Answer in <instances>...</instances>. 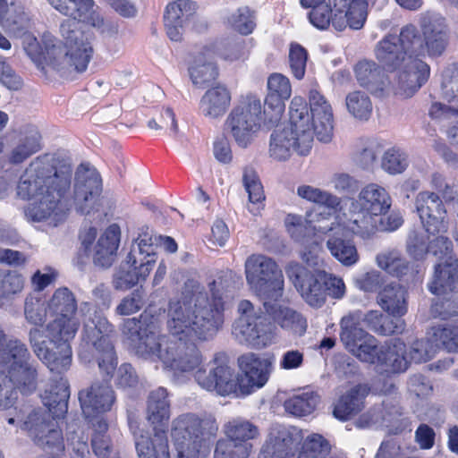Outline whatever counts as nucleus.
Here are the masks:
<instances>
[{
    "mask_svg": "<svg viewBox=\"0 0 458 458\" xmlns=\"http://www.w3.org/2000/svg\"><path fill=\"white\" fill-rule=\"evenodd\" d=\"M72 180L71 164L46 153L33 158L20 176L17 195L31 200L27 217L34 222L59 220L72 203L66 195Z\"/></svg>",
    "mask_w": 458,
    "mask_h": 458,
    "instance_id": "7ed1b4c3",
    "label": "nucleus"
},
{
    "mask_svg": "<svg viewBox=\"0 0 458 458\" xmlns=\"http://www.w3.org/2000/svg\"><path fill=\"white\" fill-rule=\"evenodd\" d=\"M331 450L332 445L326 437L313 433L303 439L296 458H328Z\"/></svg>",
    "mask_w": 458,
    "mask_h": 458,
    "instance_id": "603ef678",
    "label": "nucleus"
},
{
    "mask_svg": "<svg viewBox=\"0 0 458 458\" xmlns=\"http://www.w3.org/2000/svg\"><path fill=\"white\" fill-rule=\"evenodd\" d=\"M225 433L226 437L236 443L250 444V440L258 437L259 430L250 421L237 418L230 420L225 426Z\"/></svg>",
    "mask_w": 458,
    "mask_h": 458,
    "instance_id": "6e6d98bb",
    "label": "nucleus"
},
{
    "mask_svg": "<svg viewBox=\"0 0 458 458\" xmlns=\"http://www.w3.org/2000/svg\"><path fill=\"white\" fill-rule=\"evenodd\" d=\"M20 37H23L24 50L38 67H40L42 70H45L46 67H49L51 69V62L50 58H48L50 55L47 49L46 38L53 36L48 33L44 34L41 38V43H38L37 38L34 36L28 34L27 31Z\"/></svg>",
    "mask_w": 458,
    "mask_h": 458,
    "instance_id": "5fc2aeb1",
    "label": "nucleus"
},
{
    "mask_svg": "<svg viewBox=\"0 0 458 458\" xmlns=\"http://www.w3.org/2000/svg\"><path fill=\"white\" fill-rule=\"evenodd\" d=\"M433 338L437 347L458 352V325L434 327Z\"/></svg>",
    "mask_w": 458,
    "mask_h": 458,
    "instance_id": "338daca9",
    "label": "nucleus"
},
{
    "mask_svg": "<svg viewBox=\"0 0 458 458\" xmlns=\"http://www.w3.org/2000/svg\"><path fill=\"white\" fill-rule=\"evenodd\" d=\"M318 403L319 397L318 394L312 392H305L286 400L284 408L295 416H306L316 409Z\"/></svg>",
    "mask_w": 458,
    "mask_h": 458,
    "instance_id": "4d7b16f0",
    "label": "nucleus"
},
{
    "mask_svg": "<svg viewBox=\"0 0 458 458\" xmlns=\"http://www.w3.org/2000/svg\"><path fill=\"white\" fill-rule=\"evenodd\" d=\"M151 271L148 262L132 263L130 258H126L116 268L113 276V284L116 290H128L145 281Z\"/></svg>",
    "mask_w": 458,
    "mask_h": 458,
    "instance_id": "4c0bfd02",
    "label": "nucleus"
},
{
    "mask_svg": "<svg viewBox=\"0 0 458 458\" xmlns=\"http://www.w3.org/2000/svg\"><path fill=\"white\" fill-rule=\"evenodd\" d=\"M300 438L284 427L272 428L258 458H296Z\"/></svg>",
    "mask_w": 458,
    "mask_h": 458,
    "instance_id": "a878e982",
    "label": "nucleus"
},
{
    "mask_svg": "<svg viewBox=\"0 0 458 458\" xmlns=\"http://www.w3.org/2000/svg\"><path fill=\"white\" fill-rule=\"evenodd\" d=\"M43 148L42 136L36 125L25 124L13 131L7 154L11 165H21Z\"/></svg>",
    "mask_w": 458,
    "mask_h": 458,
    "instance_id": "b1692460",
    "label": "nucleus"
},
{
    "mask_svg": "<svg viewBox=\"0 0 458 458\" xmlns=\"http://www.w3.org/2000/svg\"><path fill=\"white\" fill-rule=\"evenodd\" d=\"M246 282L250 289L264 301H277L284 293V275L272 258L251 254L244 263Z\"/></svg>",
    "mask_w": 458,
    "mask_h": 458,
    "instance_id": "9d476101",
    "label": "nucleus"
},
{
    "mask_svg": "<svg viewBox=\"0 0 458 458\" xmlns=\"http://www.w3.org/2000/svg\"><path fill=\"white\" fill-rule=\"evenodd\" d=\"M381 308L394 318L407 312V291L397 283L386 284L378 294Z\"/></svg>",
    "mask_w": 458,
    "mask_h": 458,
    "instance_id": "a19ab883",
    "label": "nucleus"
},
{
    "mask_svg": "<svg viewBox=\"0 0 458 458\" xmlns=\"http://www.w3.org/2000/svg\"><path fill=\"white\" fill-rule=\"evenodd\" d=\"M377 262L379 267L395 276L405 275L409 269L408 262L402 254L396 250H391L377 255Z\"/></svg>",
    "mask_w": 458,
    "mask_h": 458,
    "instance_id": "0e129e2a",
    "label": "nucleus"
},
{
    "mask_svg": "<svg viewBox=\"0 0 458 458\" xmlns=\"http://www.w3.org/2000/svg\"><path fill=\"white\" fill-rule=\"evenodd\" d=\"M355 423L359 428L372 425L386 426L394 434L404 430L409 425L408 420L403 417L402 409L399 407L397 400L389 396L381 403H375Z\"/></svg>",
    "mask_w": 458,
    "mask_h": 458,
    "instance_id": "6ab92c4d",
    "label": "nucleus"
},
{
    "mask_svg": "<svg viewBox=\"0 0 458 458\" xmlns=\"http://www.w3.org/2000/svg\"><path fill=\"white\" fill-rule=\"evenodd\" d=\"M430 313L434 318H447L458 314V288L453 287L448 294L434 299L430 308Z\"/></svg>",
    "mask_w": 458,
    "mask_h": 458,
    "instance_id": "052dcab7",
    "label": "nucleus"
},
{
    "mask_svg": "<svg viewBox=\"0 0 458 458\" xmlns=\"http://www.w3.org/2000/svg\"><path fill=\"white\" fill-rule=\"evenodd\" d=\"M424 55L427 53L431 57L443 55L448 45V34L445 25L437 22H429L423 26Z\"/></svg>",
    "mask_w": 458,
    "mask_h": 458,
    "instance_id": "a18cd8bd",
    "label": "nucleus"
},
{
    "mask_svg": "<svg viewBox=\"0 0 458 458\" xmlns=\"http://www.w3.org/2000/svg\"><path fill=\"white\" fill-rule=\"evenodd\" d=\"M47 310L55 318L46 327L47 333L75 337L81 322L77 317L78 301L68 287L57 288L47 301Z\"/></svg>",
    "mask_w": 458,
    "mask_h": 458,
    "instance_id": "ddd939ff",
    "label": "nucleus"
},
{
    "mask_svg": "<svg viewBox=\"0 0 458 458\" xmlns=\"http://www.w3.org/2000/svg\"><path fill=\"white\" fill-rule=\"evenodd\" d=\"M285 273L305 301L311 307L319 308L326 301V290L322 274L314 275L301 265L291 262Z\"/></svg>",
    "mask_w": 458,
    "mask_h": 458,
    "instance_id": "aec40b11",
    "label": "nucleus"
},
{
    "mask_svg": "<svg viewBox=\"0 0 458 458\" xmlns=\"http://www.w3.org/2000/svg\"><path fill=\"white\" fill-rule=\"evenodd\" d=\"M80 238L95 266L102 268L112 266L120 243L118 225H111L97 240V229L89 227L81 233Z\"/></svg>",
    "mask_w": 458,
    "mask_h": 458,
    "instance_id": "f3484780",
    "label": "nucleus"
},
{
    "mask_svg": "<svg viewBox=\"0 0 458 458\" xmlns=\"http://www.w3.org/2000/svg\"><path fill=\"white\" fill-rule=\"evenodd\" d=\"M79 400L85 417L93 418L110 410L114 401V391L106 382L95 383L89 389L80 392Z\"/></svg>",
    "mask_w": 458,
    "mask_h": 458,
    "instance_id": "c756f323",
    "label": "nucleus"
},
{
    "mask_svg": "<svg viewBox=\"0 0 458 458\" xmlns=\"http://www.w3.org/2000/svg\"><path fill=\"white\" fill-rule=\"evenodd\" d=\"M284 225L291 238L300 244H306L311 239L317 238V233H327L333 230L328 225H311L308 222L307 214L305 217L293 214L287 215Z\"/></svg>",
    "mask_w": 458,
    "mask_h": 458,
    "instance_id": "58836bf2",
    "label": "nucleus"
},
{
    "mask_svg": "<svg viewBox=\"0 0 458 458\" xmlns=\"http://www.w3.org/2000/svg\"><path fill=\"white\" fill-rule=\"evenodd\" d=\"M191 82L198 88H204L213 82L217 75V67L210 54H198L189 67Z\"/></svg>",
    "mask_w": 458,
    "mask_h": 458,
    "instance_id": "c03bdc74",
    "label": "nucleus"
},
{
    "mask_svg": "<svg viewBox=\"0 0 458 458\" xmlns=\"http://www.w3.org/2000/svg\"><path fill=\"white\" fill-rule=\"evenodd\" d=\"M139 458H171L168 438L164 430L156 432L153 437L140 435L135 440Z\"/></svg>",
    "mask_w": 458,
    "mask_h": 458,
    "instance_id": "37998d69",
    "label": "nucleus"
},
{
    "mask_svg": "<svg viewBox=\"0 0 458 458\" xmlns=\"http://www.w3.org/2000/svg\"><path fill=\"white\" fill-rule=\"evenodd\" d=\"M362 208L376 216L386 214L391 207V197L386 190L377 184L369 183L364 186L355 199Z\"/></svg>",
    "mask_w": 458,
    "mask_h": 458,
    "instance_id": "e433bc0d",
    "label": "nucleus"
},
{
    "mask_svg": "<svg viewBox=\"0 0 458 458\" xmlns=\"http://www.w3.org/2000/svg\"><path fill=\"white\" fill-rule=\"evenodd\" d=\"M375 352H371L372 360L366 363L381 366L386 371L398 373L407 369L408 358L405 355V344L400 340H394L389 344L379 345L376 344Z\"/></svg>",
    "mask_w": 458,
    "mask_h": 458,
    "instance_id": "cd10ccee",
    "label": "nucleus"
},
{
    "mask_svg": "<svg viewBox=\"0 0 458 458\" xmlns=\"http://www.w3.org/2000/svg\"><path fill=\"white\" fill-rule=\"evenodd\" d=\"M92 425L94 430L91 439L93 452L99 458H107L112 448L111 439L106 435L108 425L101 418H98Z\"/></svg>",
    "mask_w": 458,
    "mask_h": 458,
    "instance_id": "680f3d73",
    "label": "nucleus"
},
{
    "mask_svg": "<svg viewBox=\"0 0 458 458\" xmlns=\"http://www.w3.org/2000/svg\"><path fill=\"white\" fill-rule=\"evenodd\" d=\"M74 337L65 335L52 336V333H45L38 327L29 332V341L35 355L47 368L56 373L67 371L72 365V347L70 342Z\"/></svg>",
    "mask_w": 458,
    "mask_h": 458,
    "instance_id": "f8f14e48",
    "label": "nucleus"
},
{
    "mask_svg": "<svg viewBox=\"0 0 458 458\" xmlns=\"http://www.w3.org/2000/svg\"><path fill=\"white\" fill-rule=\"evenodd\" d=\"M225 281L219 277L210 285L214 303L199 289L186 286L168 305L166 327L170 335H157L135 318L124 320L122 333L135 353L145 360H160L165 369L186 373L199 368L202 354L195 341L212 339L224 323L223 294Z\"/></svg>",
    "mask_w": 458,
    "mask_h": 458,
    "instance_id": "f257e3e1",
    "label": "nucleus"
},
{
    "mask_svg": "<svg viewBox=\"0 0 458 458\" xmlns=\"http://www.w3.org/2000/svg\"><path fill=\"white\" fill-rule=\"evenodd\" d=\"M292 94L289 79L281 73H273L267 79V95L263 104L270 123H278L284 112L285 100Z\"/></svg>",
    "mask_w": 458,
    "mask_h": 458,
    "instance_id": "bb28decb",
    "label": "nucleus"
},
{
    "mask_svg": "<svg viewBox=\"0 0 458 458\" xmlns=\"http://www.w3.org/2000/svg\"><path fill=\"white\" fill-rule=\"evenodd\" d=\"M0 411L14 407L18 390L30 394L38 386V371L24 343L12 339L0 356Z\"/></svg>",
    "mask_w": 458,
    "mask_h": 458,
    "instance_id": "423d86ee",
    "label": "nucleus"
},
{
    "mask_svg": "<svg viewBox=\"0 0 458 458\" xmlns=\"http://www.w3.org/2000/svg\"><path fill=\"white\" fill-rule=\"evenodd\" d=\"M238 363L243 374L239 379V388L242 394H250L267 382L274 369L275 357L269 355L260 358L249 352L239 357Z\"/></svg>",
    "mask_w": 458,
    "mask_h": 458,
    "instance_id": "412c9836",
    "label": "nucleus"
},
{
    "mask_svg": "<svg viewBox=\"0 0 458 458\" xmlns=\"http://www.w3.org/2000/svg\"><path fill=\"white\" fill-rule=\"evenodd\" d=\"M348 112L356 119L368 120L372 113V102L367 93L360 90L350 92L345 98Z\"/></svg>",
    "mask_w": 458,
    "mask_h": 458,
    "instance_id": "13d9d810",
    "label": "nucleus"
},
{
    "mask_svg": "<svg viewBox=\"0 0 458 458\" xmlns=\"http://www.w3.org/2000/svg\"><path fill=\"white\" fill-rule=\"evenodd\" d=\"M208 373L199 369L194 377L197 383L208 391H216L220 395L234 394L239 386L233 369L228 365L225 354H216L208 364Z\"/></svg>",
    "mask_w": 458,
    "mask_h": 458,
    "instance_id": "a211bd4d",
    "label": "nucleus"
},
{
    "mask_svg": "<svg viewBox=\"0 0 458 458\" xmlns=\"http://www.w3.org/2000/svg\"><path fill=\"white\" fill-rule=\"evenodd\" d=\"M156 243H157V235H153L148 229L142 231L132 244L131 251L128 253V258L134 264L148 262L152 270L157 261Z\"/></svg>",
    "mask_w": 458,
    "mask_h": 458,
    "instance_id": "49530a36",
    "label": "nucleus"
},
{
    "mask_svg": "<svg viewBox=\"0 0 458 458\" xmlns=\"http://www.w3.org/2000/svg\"><path fill=\"white\" fill-rule=\"evenodd\" d=\"M0 25L10 34L20 37L28 31L31 21L20 3L13 0H0Z\"/></svg>",
    "mask_w": 458,
    "mask_h": 458,
    "instance_id": "2f4dec72",
    "label": "nucleus"
},
{
    "mask_svg": "<svg viewBox=\"0 0 458 458\" xmlns=\"http://www.w3.org/2000/svg\"><path fill=\"white\" fill-rule=\"evenodd\" d=\"M382 152V147L376 140H366L361 142L360 147L354 155L355 164L362 169H372Z\"/></svg>",
    "mask_w": 458,
    "mask_h": 458,
    "instance_id": "bf43d9fd",
    "label": "nucleus"
},
{
    "mask_svg": "<svg viewBox=\"0 0 458 458\" xmlns=\"http://www.w3.org/2000/svg\"><path fill=\"white\" fill-rule=\"evenodd\" d=\"M20 37H23L24 50L38 67H40L42 70H45L46 67H49L51 69V62L50 58H48L50 55L47 49L46 38L53 36L48 33L44 34L41 38V43H38L37 38L34 36L28 34L27 31Z\"/></svg>",
    "mask_w": 458,
    "mask_h": 458,
    "instance_id": "864d4df0",
    "label": "nucleus"
},
{
    "mask_svg": "<svg viewBox=\"0 0 458 458\" xmlns=\"http://www.w3.org/2000/svg\"><path fill=\"white\" fill-rule=\"evenodd\" d=\"M458 283V259L449 257L435 266L434 274L428 283V290L437 297L448 294Z\"/></svg>",
    "mask_w": 458,
    "mask_h": 458,
    "instance_id": "72a5a7b5",
    "label": "nucleus"
},
{
    "mask_svg": "<svg viewBox=\"0 0 458 458\" xmlns=\"http://www.w3.org/2000/svg\"><path fill=\"white\" fill-rule=\"evenodd\" d=\"M237 310L239 317L233 324V334L239 342L255 348L272 344L276 335V327L265 311L256 310L248 300L241 301Z\"/></svg>",
    "mask_w": 458,
    "mask_h": 458,
    "instance_id": "9b49d317",
    "label": "nucleus"
},
{
    "mask_svg": "<svg viewBox=\"0 0 458 458\" xmlns=\"http://www.w3.org/2000/svg\"><path fill=\"white\" fill-rule=\"evenodd\" d=\"M368 3L365 0H339L335 4V19L333 28L343 31L349 27L352 30H360L367 20Z\"/></svg>",
    "mask_w": 458,
    "mask_h": 458,
    "instance_id": "c85d7f7f",
    "label": "nucleus"
},
{
    "mask_svg": "<svg viewBox=\"0 0 458 458\" xmlns=\"http://www.w3.org/2000/svg\"><path fill=\"white\" fill-rule=\"evenodd\" d=\"M218 426L210 417L194 413L180 415L173 421L172 437L178 458H206L210 452V438L216 436Z\"/></svg>",
    "mask_w": 458,
    "mask_h": 458,
    "instance_id": "0eeeda50",
    "label": "nucleus"
},
{
    "mask_svg": "<svg viewBox=\"0 0 458 458\" xmlns=\"http://www.w3.org/2000/svg\"><path fill=\"white\" fill-rule=\"evenodd\" d=\"M55 416L43 409H32L21 419V428L25 430L35 445L51 451L64 449L61 429L55 421Z\"/></svg>",
    "mask_w": 458,
    "mask_h": 458,
    "instance_id": "4468645a",
    "label": "nucleus"
},
{
    "mask_svg": "<svg viewBox=\"0 0 458 458\" xmlns=\"http://www.w3.org/2000/svg\"><path fill=\"white\" fill-rule=\"evenodd\" d=\"M274 300L264 301L263 306L266 314L282 328L289 330L294 335H303L307 328L306 319L294 310Z\"/></svg>",
    "mask_w": 458,
    "mask_h": 458,
    "instance_id": "473e14b6",
    "label": "nucleus"
},
{
    "mask_svg": "<svg viewBox=\"0 0 458 458\" xmlns=\"http://www.w3.org/2000/svg\"><path fill=\"white\" fill-rule=\"evenodd\" d=\"M47 305L38 297L29 296L25 300L24 315L26 320L34 326H42L46 322Z\"/></svg>",
    "mask_w": 458,
    "mask_h": 458,
    "instance_id": "774afa93",
    "label": "nucleus"
},
{
    "mask_svg": "<svg viewBox=\"0 0 458 458\" xmlns=\"http://www.w3.org/2000/svg\"><path fill=\"white\" fill-rule=\"evenodd\" d=\"M191 20L202 21L204 27H207L206 21L198 13L196 2L192 0H175L168 4L164 14V22L169 38L173 41H180L185 24Z\"/></svg>",
    "mask_w": 458,
    "mask_h": 458,
    "instance_id": "5701e85b",
    "label": "nucleus"
},
{
    "mask_svg": "<svg viewBox=\"0 0 458 458\" xmlns=\"http://www.w3.org/2000/svg\"><path fill=\"white\" fill-rule=\"evenodd\" d=\"M327 247L333 257L344 266H352L359 260V254L355 245L350 241L342 239L338 234H332Z\"/></svg>",
    "mask_w": 458,
    "mask_h": 458,
    "instance_id": "3c124183",
    "label": "nucleus"
},
{
    "mask_svg": "<svg viewBox=\"0 0 458 458\" xmlns=\"http://www.w3.org/2000/svg\"><path fill=\"white\" fill-rule=\"evenodd\" d=\"M231 103L229 90L221 85L208 89L199 101V111L207 118L216 119L223 116Z\"/></svg>",
    "mask_w": 458,
    "mask_h": 458,
    "instance_id": "ea45409f",
    "label": "nucleus"
},
{
    "mask_svg": "<svg viewBox=\"0 0 458 458\" xmlns=\"http://www.w3.org/2000/svg\"><path fill=\"white\" fill-rule=\"evenodd\" d=\"M114 335V326L106 317L96 313L84 325L82 345L79 353L82 360L89 362L90 358L96 359L100 370L108 377L113 376L117 365L112 339Z\"/></svg>",
    "mask_w": 458,
    "mask_h": 458,
    "instance_id": "1a4fd4ad",
    "label": "nucleus"
},
{
    "mask_svg": "<svg viewBox=\"0 0 458 458\" xmlns=\"http://www.w3.org/2000/svg\"><path fill=\"white\" fill-rule=\"evenodd\" d=\"M408 165V156L400 148H389L382 157L381 166L390 174H402Z\"/></svg>",
    "mask_w": 458,
    "mask_h": 458,
    "instance_id": "69168bd1",
    "label": "nucleus"
},
{
    "mask_svg": "<svg viewBox=\"0 0 458 458\" xmlns=\"http://www.w3.org/2000/svg\"><path fill=\"white\" fill-rule=\"evenodd\" d=\"M370 393L367 384H358L343 394L335 403L334 416L341 420H347L358 414L364 408L366 397Z\"/></svg>",
    "mask_w": 458,
    "mask_h": 458,
    "instance_id": "c9c22d12",
    "label": "nucleus"
},
{
    "mask_svg": "<svg viewBox=\"0 0 458 458\" xmlns=\"http://www.w3.org/2000/svg\"><path fill=\"white\" fill-rule=\"evenodd\" d=\"M263 104L256 96L250 95L234 106L225 120V131L241 148H247L263 128L270 129L277 123H270Z\"/></svg>",
    "mask_w": 458,
    "mask_h": 458,
    "instance_id": "6e6552de",
    "label": "nucleus"
},
{
    "mask_svg": "<svg viewBox=\"0 0 458 458\" xmlns=\"http://www.w3.org/2000/svg\"><path fill=\"white\" fill-rule=\"evenodd\" d=\"M424 53L421 35L412 24L399 35L388 34L374 48L376 60L389 72H394V95L412 97L429 78L430 67L420 56Z\"/></svg>",
    "mask_w": 458,
    "mask_h": 458,
    "instance_id": "39448f33",
    "label": "nucleus"
},
{
    "mask_svg": "<svg viewBox=\"0 0 458 458\" xmlns=\"http://www.w3.org/2000/svg\"><path fill=\"white\" fill-rule=\"evenodd\" d=\"M167 397L168 393L164 387H158L148 394L147 419L154 426V434L151 437L159 430L166 433V426L170 419V402Z\"/></svg>",
    "mask_w": 458,
    "mask_h": 458,
    "instance_id": "f704fd0d",
    "label": "nucleus"
},
{
    "mask_svg": "<svg viewBox=\"0 0 458 458\" xmlns=\"http://www.w3.org/2000/svg\"><path fill=\"white\" fill-rule=\"evenodd\" d=\"M350 206L347 212H344L341 217L342 231L356 234L363 239L369 238L376 231V216L362 208L354 199H350Z\"/></svg>",
    "mask_w": 458,
    "mask_h": 458,
    "instance_id": "7c9ffc66",
    "label": "nucleus"
},
{
    "mask_svg": "<svg viewBox=\"0 0 458 458\" xmlns=\"http://www.w3.org/2000/svg\"><path fill=\"white\" fill-rule=\"evenodd\" d=\"M362 321H365L374 332L385 335L402 333L404 329L403 320L391 318L377 310H370L365 316L362 315Z\"/></svg>",
    "mask_w": 458,
    "mask_h": 458,
    "instance_id": "de8ad7c7",
    "label": "nucleus"
},
{
    "mask_svg": "<svg viewBox=\"0 0 458 458\" xmlns=\"http://www.w3.org/2000/svg\"><path fill=\"white\" fill-rule=\"evenodd\" d=\"M69 397V386L63 378L51 384L41 394L42 402L48 409L47 411L55 418L63 417L67 412Z\"/></svg>",
    "mask_w": 458,
    "mask_h": 458,
    "instance_id": "79ce46f5",
    "label": "nucleus"
},
{
    "mask_svg": "<svg viewBox=\"0 0 458 458\" xmlns=\"http://www.w3.org/2000/svg\"><path fill=\"white\" fill-rule=\"evenodd\" d=\"M243 184L249 194V211L257 216L260 213L262 201L265 199L263 187L256 171L251 167H245L242 176Z\"/></svg>",
    "mask_w": 458,
    "mask_h": 458,
    "instance_id": "8fccbe9b",
    "label": "nucleus"
},
{
    "mask_svg": "<svg viewBox=\"0 0 458 458\" xmlns=\"http://www.w3.org/2000/svg\"><path fill=\"white\" fill-rule=\"evenodd\" d=\"M74 180L72 203L76 210L83 215L98 212L102 192V180L98 172L93 166L81 164L75 172Z\"/></svg>",
    "mask_w": 458,
    "mask_h": 458,
    "instance_id": "dca6fc26",
    "label": "nucleus"
},
{
    "mask_svg": "<svg viewBox=\"0 0 458 458\" xmlns=\"http://www.w3.org/2000/svg\"><path fill=\"white\" fill-rule=\"evenodd\" d=\"M362 312L354 310L340 320V341L345 349L360 361L372 360L377 340L360 326Z\"/></svg>",
    "mask_w": 458,
    "mask_h": 458,
    "instance_id": "2eb2a0df",
    "label": "nucleus"
},
{
    "mask_svg": "<svg viewBox=\"0 0 458 458\" xmlns=\"http://www.w3.org/2000/svg\"><path fill=\"white\" fill-rule=\"evenodd\" d=\"M353 71L359 85L372 95L382 98L394 94L393 81L388 80L386 71L378 62L360 60L354 65Z\"/></svg>",
    "mask_w": 458,
    "mask_h": 458,
    "instance_id": "393cba45",
    "label": "nucleus"
},
{
    "mask_svg": "<svg viewBox=\"0 0 458 458\" xmlns=\"http://www.w3.org/2000/svg\"><path fill=\"white\" fill-rule=\"evenodd\" d=\"M296 193L300 198L309 202L324 205L334 210L342 209V198L320 188L302 184L297 188Z\"/></svg>",
    "mask_w": 458,
    "mask_h": 458,
    "instance_id": "09e8293b",
    "label": "nucleus"
},
{
    "mask_svg": "<svg viewBox=\"0 0 458 458\" xmlns=\"http://www.w3.org/2000/svg\"><path fill=\"white\" fill-rule=\"evenodd\" d=\"M415 206L421 223L429 234L435 235L447 231V211L437 193L428 191L418 193Z\"/></svg>",
    "mask_w": 458,
    "mask_h": 458,
    "instance_id": "4be33fe9",
    "label": "nucleus"
},
{
    "mask_svg": "<svg viewBox=\"0 0 458 458\" xmlns=\"http://www.w3.org/2000/svg\"><path fill=\"white\" fill-rule=\"evenodd\" d=\"M61 14L72 18L61 23L63 43L55 37H47L46 45L51 69L61 76L81 73L88 68L93 55V35L81 29L79 22L90 26L108 37L118 33V25L106 21L94 0H47Z\"/></svg>",
    "mask_w": 458,
    "mask_h": 458,
    "instance_id": "f03ea898",
    "label": "nucleus"
},
{
    "mask_svg": "<svg viewBox=\"0 0 458 458\" xmlns=\"http://www.w3.org/2000/svg\"><path fill=\"white\" fill-rule=\"evenodd\" d=\"M308 107L301 98H293L290 106V122L277 128L270 136L269 157L276 161L288 160L293 153L307 156L312 148L313 139L323 143L332 140L334 135V114L330 103L317 89L309 93Z\"/></svg>",
    "mask_w": 458,
    "mask_h": 458,
    "instance_id": "20e7f679",
    "label": "nucleus"
},
{
    "mask_svg": "<svg viewBox=\"0 0 458 458\" xmlns=\"http://www.w3.org/2000/svg\"><path fill=\"white\" fill-rule=\"evenodd\" d=\"M251 448V444L236 443L226 437L217 441L214 458H248Z\"/></svg>",
    "mask_w": 458,
    "mask_h": 458,
    "instance_id": "e2e57ef3",
    "label": "nucleus"
}]
</instances>
